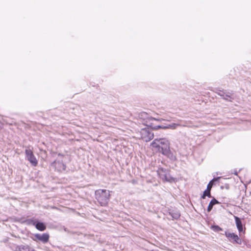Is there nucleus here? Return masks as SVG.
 Returning <instances> with one entry per match:
<instances>
[{
  "label": "nucleus",
  "instance_id": "1",
  "mask_svg": "<svg viewBox=\"0 0 251 251\" xmlns=\"http://www.w3.org/2000/svg\"><path fill=\"white\" fill-rule=\"evenodd\" d=\"M110 191L107 190L99 189L95 191L96 199L101 206H105L110 198Z\"/></svg>",
  "mask_w": 251,
  "mask_h": 251
},
{
  "label": "nucleus",
  "instance_id": "15",
  "mask_svg": "<svg viewBox=\"0 0 251 251\" xmlns=\"http://www.w3.org/2000/svg\"><path fill=\"white\" fill-rule=\"evenodd\" d=\"M220 178H221L220 177H218L216 178H214L212 180H211L208 184V185L207 186L206 189L210 191L212 188V185H213V182L214 181H218Z\"/></svg>",
  "mask_w": 251,
  "mask_h": 251
},
{
  "label": "nucleus",
  "instance_id": "16",
  "mask_svg": "<svg viewBox=\"0 0 251 251\" xmlns=\"http://www.w3.org/2000/svg\"><path fill=\"white\" fill-rule=\"evenodd\" d=\"M178 126H186L185 125H181L180 124H175V123H173L172 124H170V125H168L167 126V127H168V128H171V129H176V127Z\"/></svg>",
  "mask_w": 251,
  "mask_h": 251
},
{
  "label": "nucleus",
  "instance_id": "11",
  "mask_svg": "<svg viewBox=\"0 0 251 251\" xmlns=\"http://www.w3.org/2000/svg\"><path fill=\"white\" fill-rule=\"evenodd\" d=\"M217 94L222 97L224 100H228V98H229L231 99H233V98H232V94L231 93L228 92L227 93H225L223 91H219V92L217 93Z\"/></svg>",
  "mask_w": 251,
  "mask_h": 251
},
{
  "label": "nucleus",
  "instance_id": "10",
  "mask_svg": "<svg viewBox=\"0 0 251 251\" xmlns=\"http://www.w3.org/2000/svg\"><path fill=\"white\" fill-rule=\"evenodd\" d=\"M14 251H31L30 247L27 245H16L13 249Z\"/></svg>",
  "mask_w": 251,
  "mask_h": 251
},
{
  "label": "nucleus",
  "instance_id": "12",
  "mask_svg": "<svg viewBox=\"0 0 251 251\" xmlns=\"http://www.w3.org/2000/svg\"><path fill=\"white\" fill-rule=\"evenodd\" d=\"M235 220L239 231L241 232L243 230V226L241 220L237 217H235Z\"/></svg>",
  "mask_w": 251,
  "mask_h": 251
},
{
  "label": "nucleus",
  "instance_id": "20",
  "mask_svg": "<svg viewBox=\"0 0 251 251\" xmlns=\"http://www.w3.org/2000/svg\"><path fill=\"white\" fill-rule=\"evenodd\" d=\"M155 129H159V128H162V129H167L168 128L167 126H158L154 127Z\"/></svg>",
  "mask_w": 251,
  "mask_h": 251
},
{
  "label": "nucleus",
  "instance_id": "2",
  "mask_svg": "<svg viewBox=\"0 0 251 251\" xmlns=\"http://www.w3.org/2000/svg\"><path fill=\"white\" fill-rule=\"evenodd\" d=\"M151 145L153 148L155 149L161 153L164 149H167L170 147V143L166 138L155 139L151 143Z\"/></svg>",
  "mask_w": 251,
  "mask_h": 251
},
{
  "label": "nucleus",
  "instance_id": "5",
  "mask_svg": "<svg viewBox=\"0 0 251 251\" xmlns=\"http://www.w3.org/2000/svg\"><path fill=\"white\" fill-rule=\"evenodd\" d=\"M25 152L27 159L30 162L32 165L36 166L37 165L38 162L32 151L29 149H27L25 150Z\"/></svg>",
  "mask_w": 251,
  "mask_h": 251
},
{
  "label": "nucleus",
  "instance_id": "7",
  "mask_svg": "<svg viewBox=\"0 0 251 251\" xmlns=\"http://www.w3.org/2000/svg\"><path fill=\"white\" fill-rule=\"evenodd\" d=\"M161 153L172 161H175L176 159V154L170 151V147L167 149H164Z\"/></svg>",
  "mask_w": 251,
  "mask_h": 251
},
{
  "label": "nucleus",
  "instance_id": "19",
  "mask_svg": "<svg viewBox=\"0 0 251 251\" xmlns=\"http://www.w3.org/2000/svg\"><path fill=\"white\" fill-rule=\"evenodd\" d=\"M212 229L216 232H219L220 231H222L223 229L218 226H211Z\"/></svg>",
  "mask_w": 251,
  "mask_h": 251
},
{
  "label": "nucleus",
  "instance_id": "21",
  "mask_svg": "<svg viewBox=\"0 0 251 251\" xmlns=\"http://www.w3.org/2000/svg\"><path fill=\"white\" fill-rule=\"evenodd\" d=\"M150 120L151 121H152V120H157L156 119H155V118H152V117L150 118Z\"/></svg>",
  "mask_w": 251,
  "mask_h": 251
},
{
  "label": "nucleus",
  "instance_id": "4",
  "mask_svg": "<svg viewBox=\"0 0 251 251\" xmlns=\"http://www.w3.org/2000/svg\"><path fill=\"white\" fill-rule=\"evenodd\" d=\"M51 166L59 172L65 171L66 169V165L63 163V160L59 159H56L52 163Z\"/></svg>",
  "mask_w": 251,
  "mask_h": 251
},
{
  "label": "nucleus",
  "instance_id": "18",
  "mask_svg": "<svg viewBox=\"0 0 251 251\" xmlns=\"http://www.w3.org/2000/svg\"><path fill=\"white\" fill-rule=\"evenodd\" d=\"M206 196H207L209 198L211 197L210 190H207V189L205 190L204 191L203 195L202 196L201 198L204 199L205 198Z\"/></svg>",
  "mask_w": 251,
  "mask_h": 251
},
{
  "label": "nucleus",
  "instance_id": "9",
  "mask_svg": "<svg viewBox=\"0 0 251 251\" xmlns=\"http://www.w3.org/2000/svg\"><path fill=\"white\" fill-rule=\"evenodd\" d=\"M35 236L37 239L44 243L48 242L49 239V235L47 233H43L42 234H36Z\"/></svg>",
  "mask_w": 251,
  "mask_h": 251
},
{
  "label": "nucleus",
  "instance_id": "17",
  "mask_svg": "<svg viewBox=\"0 0 251 251\" xmlns=\"http://www.w3.org/2000/svg\"><path fill=\"white\" fill-rule=\"evenodd\" d=\"M162 179L169 182H171L174 180L173 178L170 176L169 173L167 174Z\"/></svg>",
  "mask_w": 251,
  "mask_h": 251
},
{
  "label": "nucleus",
  "instance_id": "22",
  "mask_svg": "<svg viewBox=\"0 0 251 251\" xmlns=\"http://www.w3.org/2000/svg\"><path fill=\"white\" fill-rule=\"evenodd\" d=\"M143 115H146V113H144L142 114V116H143Z\"/></svg>",
  "mask_w": 251,
  "mask_h": 251
},
{
  "label": "nucleus",
  "instance_id": "14",
  "mask_svg": "<svg viewBox=\"0 0 251 251\" xmlns=\"http://www.w3.org/2000/svg\"><path fill=\"white\" fill-rule=\"evenodd\" d=\"M218 203H219L218 201L217 200H216L215 199H212L210 201V203H209V205H208V208H207V211L208 212H210L212 210L213 205H214L215 204H217Z\"/></svg>",
  "mask_w": 251,
  "mask_h": 251
},
{
  "label": "nucleus",
  "instance_id": "8",
  "mask_svg": "<svg viewBox=\"0 0 251 251\" xmlns=\"http://www.w3.org/2000/svg\"><path fill=\"white\" fill-rule=\"evenodd\" d=\"M30 223L35 226L36 228L40 231H44L46 229V226L43 223L37 222L35 220H31Z\"/></svg>",
  "mask_w": 251,
  "mask_h": 251
},
{
  "label": "nucleus",
  "instance_id": "3",
  "mask_svg": "<svg viewBox=\"0 0 251 251\" xmlns=\"http://www.w3.org/2000/svg\"><path fill=\"white\" fill-rule=\"evenodd\" d=\"M141 139L145 142H149L153 139L154 135L148 128H142L140 131Z\"/></svg>",
  "mask_w": 251,
  "mask_h": 251
},
{
  "label": "nucleus",
  "instance_id": "6",
  "mask_svg": "<svg viewBox=\"0 0 251 251\" xmlns=\"http://www.w3.org/2000/svg\"><path fill=\"white\" fill-rule=\"evenodd\" d=\"M225 235L229 239V240L231 242H235L238 244H241V240L239 238L237 235L228 232H225Z\"/></svg>",
  "mask_w": 251,
  "mask_h": 251
},
{
  "label": "nucleus",
  "instance_id": "13",
  "mask_svg": "<svg viewBox=\"0 0 251 251\" xmlns=\"http://www.w3.org/2000/svg\"><path fill=\"white\" fill-rule=\"evenodd\" d=\"M169 172L165 170L163 168H160L157 171L158 175L159 176L160 178L162 179L164 176L168 174Z\"/></svg>",
  "mask_w": 251,
  "mask_h": 251
}]
</instances>
